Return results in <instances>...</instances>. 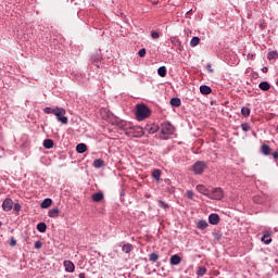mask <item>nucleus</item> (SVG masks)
<instances>
[{
	"label": "nucleus",
	"mask_w": 278,
	"mask_h": 278,
	"mask_svg": "<svg viewBox=\"0 0 278 278\" xmlns=\"http://www.w3.org/2000/svg\"><path fill=\"white\" fill-rule=\"evenodd\" d=\"M150 116V109L144 104L136 105V117L138 121H143L144 118Z\"/></svg>",
	"instance_id": "1"
},
{
	"label": "nucleus",
	"mask_w": 278,
	"mask_h": 278,
	"mask_svg": "<svg viewBox=\"0 0 278 278\" xmlns=\"http://www.w3.org/2000/svg\"><path fill=\"white\" fill-rule=\"evenodd\" d=\"M65 115H66V110L63 109V108L56 106V111L54 113V116H56V119L59 122H61L62 124H64V125L68 124V118L65 117Z\"/></svg>",
	"instance_id": "2"
},
{
	"label": "nucleus",
	"mask_w": 278,
	"mask_h": 278,
	"mask_svg": "<svg viewBox=\"0 0 278 278\" xmlns=\"http://www.w3.org/2000/svg\"><path fill=\"white\" fill-rule=\"evenodd\" d=\"M208 199L215 201H222L224 199V191L222 188H215L210 192Z\"/></svg>",
	"instance_id": "3"
},
{
	"label": "nucleus",
	"mask_w": 278,
	"mask_h": 278,
	"mask_svg": "<svg viewBox=\"0 0 278 278\" xmlns=\"http://www.w3.org/2000/svg\"><path fill=\"white\" fill-rule=\"evenodd\" d=\"M206 167H207V164L205 163V161H198L193 165V172L195 173V175H202V173L205 170Z\"/></svg>",
	"instance_id": "4"
},
{
	"label": "nucleus",
	"mask_w": 278,
	"mask_h": 278,
	"mask_svg": "<svg viewBox=\"0 0 278 278\" xmlns=\"http://www.w3.org/2000/svg\"><path fill=\"white\" fill-rule=\"evenodd\" d=\"M161 132L164 136H170V135H174L175 128L169 123H165L162 125Z\"/></svg>",
	"instance_id": "5"
},
{
	"label": "nucleus",
	"mask_w": 278,
	"mask_h": 278,
	"mask_svg": "<svg viewBox=\"0 0 278 278\" xmlns=\"http://www.w3.org/2000/svg\"><path fill=\"white\" fill-rule=\"evenodd\" d=\"M122 127L124 131H141V132L144 131V129L140 126H132L131 124H127V123L122 125Z\"/></svg>",
	"instance_id": "6"
},
{
	"label": "nucleus",
	"mask_w": 278,
	"mask_h": 278,
	"mask_svg": "<svg viewBox=\"0 0 278 278\" xmlns=\"http://www.w3.org/2000/svg\"><path fill=\"white\" fill-rule=\"evenodd\" d=\"M12 207H13V200L11 198L4 199V201L2 202V211L10 212L12 211Z\"/></svg>",
	"instance_id": "7"
},
{
	"label": "nucleus",
	"mask_w": 278,
	"mask_h": 278,
	"mask_svg": "<svg viewBox=\"0 0 278 278\" xmlns=\"http://www.w3.org/2000/svg\"><path fill=\"white\" fill-rule=\"evenodd\" d=\"M220 217L218 214H211L208 216V223L213 226H216L219 224Z\"/></svg>",
	"instance_id": "8"
},
{
	"label": "nucleus",
	"mask_w": 278,
	"mask_h": 278,
	"mask_svg": "<svg viewBox=\"0 0 278 278\" xmlns=\"http://www.w3.org/2000/svg\"><path fill=\"white\" fill-rule=\"evenodd\" d=\"M64 266H65V271L66 273H75L76 266L73 262L65 261Z\"/></svg>",
	"instance_id": "9"
},
{
	"label": "nucleus",
	"mask_w": 278,
	"mask_h": 278,
	"mask_svg": "<svg viewBox=\"0 0 278 278\" xmlns=\"http://www.w3.org/2000/svg\"><path fill=\"white\" fill-rule=\"evenodd\" d=\"M159 131V126L155 125H148L144 127V132L149 135H154Z\"/></svg>",
	"instance_id": "10"
},
{
	"label": "nucleus",
	"mask_w": 278,
	"mask_h": 278,
	"mask_svg": "<svg viewBox=\"0 0 278 278\" xmlns=\"http://www.w3.org/2000/svg\"><path fill=\"white\" fill-rule=\"evenodd\" d=\"M91 200L94 202V203H99L101 201L104 200V195L102 192H96L91 195Z\"/></svg>",
	"instance_id": "11"
},
{
	"label": "nucleus",
	"mask_w": 278,
	"mask_h": 278,
	"mask_svg": "<svg viewBox=\"0 0 278 278\" xmlns=\"http://www.w3.org/2000/svg\"><path fill=\"white\" fill-rule=\"evenodd\" d=\"M200 93L201 94H211L212 93V87L207 86V85H201L200 86Z\"/></svg>",
	"instance_id": "12"
},
{
	"label": "nucleus",
	"mask_w": 278,
	"mask_h": 278,
	"mask_svg": "<svg viewBox=\"0 0 278 278\" xmlns=\"http://www.w3.org/2000/svg\"><path fill=\"white\" fill-rule=\"evenodd\" d=\"M197 190L200 193L204 194L205 197H210V194H211V191L206 187H204V185H198Z\"/></svg>",
	"instance_id": "13"
},
{
	"label": "nucleus",
	"mask_w": 278,
	"mask_h": 278,
	"mask_svg": "<svg viewBox=\"0 0 278 278\" xmlns=\"http://www.w3.org/2000/svg\"><path fill=\"white\" fill-rule=\"evenodd\" d=\"M182 258L179 256V254H173L169 262L172 265H179L181 263Z\"/></svg>",
	"instance_id": "14"
},
{
	"label": "nucleus",
	"mask_w": 278,
	"mask_h": 278,
	"mask_svg": "<svg viewBox=\"0 0 278 278\" xmlns=\"http://www.w3.org/2000/svg\"><path fill=\"white\" fill-rule=\"evenodd\" d=\"M261 152L265 155L268 156L271 154V148L268 144H263L261 148Z\"/></svg>",
	"instance_id": "15"
},
{
	"label": "nucleus",
	"mask_w": 278,
	"mask_h": 278,
	"mask_svg": "<svg viewBox=\"0 0 278 278\" xmlns=\"http://www.w3.org/2000/svg\"><path fill=\"white\" fill-rule=\"evenodd\" d=\"M87 149H88V147L85 143H79L76 147V152L78 154H83V153L87 152Z\"/></svg>",
	"instance_id": "16"
},
{
	"label": "nucleus",
	"mask_w": 278,
	"mask_h": 278,
	"mask_svg": "<svg viewBox=\"0 0 278 278\" xmlns=\"http://www.w3.org/2000/svg\"><path fill=\"white\" fill-rule=\"evenodd\" d=\"M262 241L265 245H269L271 243L273 239L270 238V233L268 231L264 233Z\"/></svg>",
	"instance_id": "17"
},
{
	"label": "nucleus",
	"mask_w": 278,
	"mask_h": 278,
	"mask_svg": "<svg viewBox=\"0 0 278 278\" xmlns=\"http://www.w3.org/2000/svg\"><path fill=\"white\" fill-rule=\"evenodd\" d=\"M53 204V200L50 198H47L41 203V208H49Z\"/></svg>",
	"instance_id": "18"
},
{
	"label": "nucleus",
	"mask_w": 278,
	"mask_h": 278,
	"mask_svg": "<svg viewBox=\"0 0 278 278\" xmlns=\"http://www.w3.org/2000/svg\"><path fill=\"white\" fill-rule=\"evenodd\" d=\"M122 251L126 254H129L134 251V245L131 243L124 244Z\"/></svg>",
	"instance_id": "19"
},
{
	"label": "nucleus",
	"mask_w": 278,
	"mask_h": 278,
	"mask_svg": "<svg viewBox=\"0 0 278 278\" xmlns=\"http://www.w3.org/2000/svg\"><path fill=\"white\" fill-rule=\"evenodd\" d=\"M258 88L266 92V91L270 90V84L268 81H262L258 85Z\"/></svg>",
	"instance_id": "20"
},
{
	"label": "nucleus",
	"mask_w": 278,
	"mask_h": 278,
	"mask_svg": "<svg viewBox=\"0 0 278 278\" xmlns=\"http://www.w3.org/2000/svg\"><path fill=\"white\" fill-rule=\"evenodd\" d=\"M208 227V223L205 219L198 222V229L205 230Z\"/></svg>",
	"instance_id": "21"
},
{
	"label": "nucleus",
	"mask_w": 278,
	"mask_h": 278,
	"mask_svg": "<svg viewBox=\"0 0 278 278\" xmlns=\"http://www.w3.org/2000/svg\"><path fill=\"white\" fill-rule=\"evenodd\" d=\"M170 105L173 108H180L181 106V100L179 98H173L170 100Z\"/></svg>",
	"instance_id": "22"
},
{
	"label": "nucleus",
	"mask_w": 278,
	"mask_h": 278,
	"mask_svg": "<svg viewBox=\"0 0 278 278\" xmlns=\"http://www.w3.org/2000/svg\"><path fill=\"white\" fill-rule=\"evenodd\" d=\"M161 176H162V172L160 169H154V172L152 173V177L156 182H160Z\"/></svg>",
	"instance_id": "23"
},
{
	"label": "nucleus",
	"mask_w": 278,
	"mask_h": 278,
	"mask_svg": "<svg viewBox=\"0 0 278 278\" xmlns=\"http://www.w3.org/2000/svg\"><path fill=\"white\" fill-rule=\"evenodd\" d=\"M206 273H207L206 267H204V266L198 267V271H197L198 277H203L204 275H206Z\"/></svg>",
	"instance_id": "24"
},
{
	"label": "nucleus",
	"mask_w": 278,
	"mask_h": 278,
	"mask_svg": "<svg viewBox=\"0 0 278 278\" xmlns=\"http://www.w3.org/2000/svg\"><path fill=\"white\" fill-rule=\"evenodd\" d=\"M54 147V141L51 139L43 140V148L51 149Z\"/></svg>",
	"instance_id": "25"
},
{
	"label": "nucleus",
	"mask_w": 278,
	"mask_h": 278,
	"mask_svg": "<svg viewBox=\"0 0 278 278\" xmlns=\"http://www.w3.org/2000/svg\"><path fill=\"white\" fill-rule=\"evenodd\" d=\"M96 168H101L104 166V161L102 159H96L92 164Z\"/></svg>",
	"instance_id": "26"
},
{
	"label": "nucleus",
	"mask_w": 278,
	"mask_h": 278,
	"mask_svg": "<svg viewBox=\"0 0 278 278\" xmlns=\"http://www.w3.org/2000/svg\"><path fill=\"white\" fill-rule=\"evenodd\" d=\"M149 260L152 263H156L160 260V255L156 252H152V254H149Z\"/></svg>",
	"instance_id": "27"
},
{
	"label": "nucleus",
	"mask_w": 278,
	"mask_h": 278,
	"mask_svg": "<svg viewBox=\"0 0 278 278\" xmlns=\"http://www.w3.org/2000/svg\"><path fill=\"white\" fill-rule=\"evenodd\" d=\"M60 211L58 208H53L48 212V216L51 218H56L59 216Z\"/></svg>",
	"instance_id": "28"
},
{
	"label": "nucleus",
	"mask_w": 278,
	"mask_h": 278,
	"mask_svg": "<svg viewBox=\"0 0 278 278\" xmlns=\"http://www.w3.org/2000/svg\"><path fill=\"white\" fill-rule=\"evenodd\" d=\"M37 230H38L39 232H41V233H45L46 230H47V224H46V223H39V224L37 225Z\"/></svg>",
	"instance_id": "29"
},
{
	"label": "nucleus",
	"mask_w": 278,
	"mask_h": 278,
	"mask_svg": "<svg viewBox=\"0 0 278 278\" xmlns=\"http://www.w3.org/2000/svg\"><path fill=\"white\" fill-rule=\"evenodd\" d=\"M267 59H268L269 61H271V60H277V59H278V53H277V51H270V52H268Z\"/></svg>",
	"instance_id": "30"
},
{
	"label": "nucleus",
	"mask_w": 278,
	"mask_h": 278,
	"mask_svg": "<svg viewBox=\"0 0 278 278\" xmlns=\"http://www.w3.org/2000/svg\"><path fill=\"white\" fill-rule=\"evenodd\" d=\"M241 113H242L243 117H249L251 115V109L248 106H243L241 110Z\"/></svg>",
	"instance_id": "31"
},
{
	"label": "nucleus",
	"mask_w": 278,
	"mask_h": 278,
	"mask_svg": "<svg viewBox=\"0 0 278 278\" xmlns=\"http://www.w3.org/2000/svg\"><path fill=\"white\" fill-rule=\"evenodd\" d=\"M200 42H201V39L195 36V37H193V38L191 39L190 46H191L192 48H194V47H197Z\"/></svg>",
	"instance_id": "32"
},
{
	"label": "nucleus",
	"mask_w": 278,
	"mask_h": 278,
	"mask_svg": "<svg viewBox=\"0 0 278 278\" xmlns=\"http://www.w3.org/2000/svg\"><path fill=\"white\" fill-rule=\"evenodd\" d=\"M43 112H45L46 114H53V115H55V113H56V108L47 106V108L43 109Z\"/></svg>",
	"instance_id": "33"
},
{
	"label": "nucleus",
	"mask_w": 278,
	"mask_h": 278,
	"mask_svg": "<svg viewBox=\"0 0 278 278\" xmlns=\"http://www.w3.org/2000/svg\"><path fill=\"white\" fill-rule=\"evenodd\" d=\"M101 61V55L99 53L92 54L91 55V62L92 63H99Z\"/></svg>",
	"instance_id": "34"
},
{
	"label": "nucleus",
	"mask_w": 278,
	"mask_h": 278,
	"mask_svg": "<svg viewBox=\"0 0 278 278\" xmlns=\"http://www.w3.org/2000/svg\"><path fill=\"white\" fill-rule=\"evenodd\" d=\"M100 114L102 115L103 118L110 117L111 112L106 109H101Z\"/></svg>",
	"instance_id": "35"
},
{
	"label": "nucleus",
	"mask_w": 278,
	"mask_h": 278,
	"mask_svg": "<svg viewBox=\"0 0 278 278\" xmlns=\"http://www.w3.org/2000/svg\"><path fill=\"white\" fill-rule=\"evenodd\" d=\"M157 74L161 76V77H166V67H164V65L162 67H160L157 70Z\"/></svg>",
	"instance_id": "36"
},
{
	"label": "nucleus",
	"mask_w": 278,
	"mask_h": 278,
	"mask_svg": "<svg viewBox=\"0 0 278 278\" xmlns=\"http://www.w3.org/2000/svg\"><path fill=\"white\" fill-rule=\"evenodd\" d=\"M159 206L163 210H168L169 205L165 201L159 200Z\"/></svg>",
	"instance_id": "37"
},
{
	"label": "nucleus",
	"mask_w": 278,
	"mask_h": 278,
	"mask_svg": "<svg viewBox=\"0 0 278 278\" xmlns=\"http://www.w3.org/2000/svg\"><path fill=\"white\" fill-rule=\"evenodd\" d=\"M241 127L244 132L251 131V126L248 123H243Z\"/></svg>",
	"instance_id": "38"
},
{
	"label": "nucleus",
	"mask_w": 278,
	"mask_h": 278,
	"mask_svg": "<svg viewBox=\"0 0 278 278\" xmlns=\"http://www.w3.org/2000/svg\"><path fill=\"white\" fill-rule=\"evenodd\" d=\"M186 197H187V199H189V200L193 201V197H194L193 191L188 190V191L186 192Z\"/></svg>",
	"instance_id": "39"
},
{
	"label": "nucleus",
	"mask_w": 278,
	"mask_h": 278,
	"mask_svg": "<svg viewBox=\"0 0 278 278\" xmlns=\"http://www.w3.org/2000/svg\"><path fill=\"white\" fill-rule=\"evenodd\" d=\"M151 37H152L153 39H159V38H160V33H157L156 30H152V31H151Z\"/></svg>",
	"instance_id": "40"
},
{
	"label": "nucleus",
	"mask_w": 278,
	"mask_h": 278,
	"mask_svg": "<svg viewBox=\"0 0 278 278\" xmlns=\"http://www.w3.org/2000/svg\"><path fill=\"white\" fill-rule=\"evenodd\" d=\"M35 249H36V250L42 249V242H41V241H36V242H35Z\"/></svg>",
	"instance_id": "41"
},
{
	"label": "nucleus",
	"mask_w": 278,
	"mask_h": 278,
	"mask_svg": "<svg viewBox=\"0 0 278 278\" xmlns=\"http://www.w3.org/2000/svg\"><path fill=\"white\" fill-rule=\"evenodd\" d=\"M21 210H22V205L20 203H15L14 211L18 213V212H21Z\"/></svg>",
	"instance_id": "42"
},
{
	"label": "nucleus",
	"mask_w": 278,
	"mask_h": 278,
	"mask_svg": "<svg viewBox=\"0 0 278 278\" xmlns=\"http://www.w3.org/2000/svg\"><path fill=\"white\" fill-rule=\"evenodd\" d=\"M138 55H139V58H144V55H146V49H140V50L138 51Z\"/></svg>",
	"instance_id": "43"
},
{
	"label": "nucleus",
	"mask_w": 278,
	"mask_h": 278,
	"mask_svg": "<svg viewBox=\"0 0 278 278\" xmlns=\"http://www.w3.org/2000/svg\"><path fill=\"white\" fill-rule=\"evenodd\" d=\"M271 156H273L274 160L277 161V160H278V152H277V151H276V152H273V153H271Z\"/></svg>",
	"instance_id": "44"
},
{
	"label": "nucleus",
	"mask_w": 278,
	"mask_h": 278,
	"mask_svg": "<svg viewBox=\"0 0 278 278\" xmlns=\"http://www.w3.org/2000/svg\"><path fill=\"white\" fill-rule=\"evenodd\" d=\"M16 245V241L12 238L11 239V247H15Z\"/></svg>",
	"instance_id": "45"
},
{
	"label": "nucleus",
	"mask_w": 278,
	"mask_h": 278,
	"mask_svg": "<svg viewBox=\"0 0 278 278\" xmlns=\"http://www.w3.org/2000/svg\"><path fill=\"white\" fill-rule=\"evenodd\" d=\"M207 71L213 73V70H212V64H207Z\"/></svg>",
	"instance_id": "46"
},
{
	"label": "nucleus",
	"mask_w": 278,
	"mask_h": 278,
	"mask_svg": "<svg viewBox=\"0 0 278 278\" xmlns=\"http://www.w3.org/2000/svg\"><path fill=\"white\" fill-rule=\"evenodd\" d=\"M78 277H79V278H86V274H85V273H80V274L78 275Z\"/></svg>",
	"instance_id": "47"
},
{
	"label": "nucleus",
	"mask_w": 278,
	"mask_h": 278,
	"mask_svg": "<svg viewBox=\"0 0 278 278\" xmlns=\"http://www.w3.org/2000/svg\"><path fill=\"white\" fill-rule=\"evenodd\" d=\"M263 72H264V73H267V72H268V68H267V67H264V68H263Z\"/></svg>",
	"instance_id": "48"
},
{
	"label": "nucleus",
	"mask_w": 278,
	"mask_h": 278,
	"mask_svg": "<svg viewBox=\"0 0 278 278\" xmlns=\"http://www.w3.org/2000/svg\"><path fill=\"white\" fill-rule=\"evenodd\" d=\"M256 203H264V201H257L256 199L254 200Z\"/></svg>",
	"instance_id": "49"
},
{
	"label": "nucleus",
	"mask_w": 278,
	"mask_h": 278,
	"mask_svg": "<svg viewBox=\"0 0 278 278\" xmlns=\"http://www.w3.org/2000/svg\"><path fill=\"white\" fill-rule=\"evenodd\" d=\"M0 227H2V222H0Z\"/></svg>",
	"instance_id": "50"
},
{
	"label": "nucleus",
	"mask_w": 278,
	"mask_h": 278,
	"mask_svg": "<svg viewBox=\"0 0 278 278\" xmlns=\"http://www.w3.org/2000/svg\"><path fill=\"white\" fill-rule=\"evenodd\" d=\"M276 85L278 86V79H277V83H276Z\"/></svg>",
	"instance_id": "51"
}]
</instances>
